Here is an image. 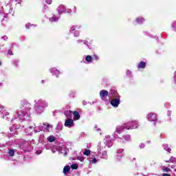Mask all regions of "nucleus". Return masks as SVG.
<instances>
[{
  "instance_id": "7",
  "label": "nucleus",
  "mask_w": 176,
  "mask_h": 176,
  "mask_svg": "<svg viewBox=\"0 0 176 176\" xmlns=\"http://www.w3.org/2000/svg\"><path fill=\"white\" fill-rule=\"evenodd\" d=\"M100 96L102 100H104V98H107L108 97V91L105 89H102L100 91Z\"/></svg>"
},
{
  "instance_id": "2",
  "label": "nucleus",
  "mask_w": 176,
  "mask_h": 176,
  "mask_svg": "<svg viewBox=\"0 0 176 176\" xmlns=\"http://www.w3.org/2000/svg\"><path fill=\"white\" fill-rule=\"evenodd\" d=\"M114 136L120 138V142H121L122 144H124V140H125V141H130V140H131L129 135H120V133H116L114 132Z\"/></svg>"
},
{
  "instance_id": "20",
  "label": "nucleus",
  "mask_w": 176,
  "mask_h": 176,
  "mask_svg": "<svg viewBox=\"0 0 176 176\" xmlns=\"http://www.w3.org/2000/svg\"><path fill=\"white\" fill-rule=\"evenodd\" d=\"M8 155H10V156H14V150L10 149L8 152Z\"/></svg>"
},
{
  "instance_id": "35",
  "label": "nucleus",
  "mask_w": 176,
  "mask_h": 176,
  "mask_svg": "<svg viewBox=\"0 0 176 176\" xmlns=\"http://www.w3.org/2000/svg\"><path fill=\"white\" fill-rule=\"evenodd\" d=\"M25 116V114H23V116Z\"/></svg>"
},
{
  "instance_id": "29",
  "label": "nucleus",
  "mask_w": 176,
  "mask_h": 176,
  "mask_svg": "<svg viewBox=\"0 0 176 176\" xmlns=\"http://www.w3.org/2000/svg\"><path fill=\"white\" fill-rule=\"evenodd\" d=\"M162 176H171V175H170L168 173H164V174H162Z\"/></svg>"
},
{
  "instance_id": "18",
  "label": "nucleus",
  "mask_w": 176,
  "mask_h": 176,
  "mask_svg": "<svg viewBox=\"0 0 176 176\" xmlns=\"http://www.w3.org/2000/svg\"><path fill=\"white\" fill-rule=\"evenodd\" d=\"M162 171L164 172V173H170V171H171L170 170V168H167V167H166V168H162Z\"/></svg>"
},
{
  "instance_id": "23",
  "label": "nucleus",
  "mask_w": 176,
  "mask_h": 176,
  "mask_svg": "<svg viewBox=\"0 0 176 176\" xmlns=\"http://www.w3.org/2000/svg\"><path fill=\"white\" fill-rule=\"evenodd\" d=\"M90 162H91V163H92V164H94L97 163V159L96 158H94Z\"/></svg>"
},
{
  "instance_id": "25",
  "label": "nucleus",
  "mask_w": 176,
  "mask_h": 176,
  "mask_svg": "<svg viewBox=\"0 0 176 176\" xmlns=\"http://www.w3.org/2000/svg\"><path fill=\"white\" fill-rule=\"evenodd\" d=\"M140 149H144V148H145V144H144V143H141L140 145H139Z\"/></svg>"
},
{
  "instance_id": "36",
  "label": "nucleus",
  "mask_w": 176,
  "mask_h": 176,
  "mask_svg": "<svg viewBox=\"0 0 176 176\" xmlns=\"http://www.w3.org/2000/svg\"><path fill=\"white\" fill-rule=\"evenodd\" d=\"M10 131H12V129H10Z\"/></svg>"
},
{
  "instance_id": "10",
  "label": "nucleus",
  "mask_w": 176,
  "mask_h": 176,
  "mask_svg": "<svg viewBox=\"0 0 176 176\" xmlns=\"http://www.w3.org/2000/svg\"><path fill=\"white\" fill-rule=\"evenodd\" d=\"M146 67V63L142 61L138 65V69H144Z\"/></svg>"
},
{
  "instance_id": "11",
  "label": "nucleus",
  "mask_w": 176,
  "mask_h": 176,
  "mask_svg": "<svg viewBox=\"0 0 176 176\" xmlns=\"http://www.w3.org/2000/svg\"><path fill=\"white\" fill-rule=\"evenodd\" d=\"M58 12L60 14H61V13H64V12H65V7L64 6V5H60L58 6Z\"/></svg>"
},
{
  "instance_id": "21",
  "label": "nucleus",
  "mask_w": 176,
  "mask_h": 176,
  "mask_svg": "<svg viewBox=\"0 0 176 176\" xmlns=\"http://www.w3.org/2000/svg\"><path fill=\"white\" fill-rule=\"evenodd\" d=\"M49 141L50 142H54V141H56V138H54V136H50L49 138Z\"/></svg>"
},
{
  "instance_id": "9",
  "label": "nucleus",
  "mask_w": 176,
  "mask_h": 176,
  "mask_svg": "<svg viewBox=\"0 0 176 176\" xmlns=\"http://www.w3.org/2000/svg\"><path fill=\"white\" fill-rule=\"evenodd\" d=\"M74 115V120H79L80 119V114H79V112L74 111H73Z\"/></svg>"
},
{
  "instance_id": "31",
  "label": "nucleus",
  "mask_w": 176,
  "mask_h": 176,
  "mask_svg": "<svg viewBox=\"0 0 176 176\" xmlns=\"http://www.w3.org/2000/svg\"><path fill=\"white\" fill-rule=\"evenodd\" d=\"M25 27H30V23H27V24L25 25Z\"/></svg>"
},
{
  "instance_id": "5",
  "label": "nucleus",
  "mask_w": 176,
  "mask_h": 176,
  "mask_svg": "<svg viewBox=\"0 0 176 176\" xmlns=\"http://www.w3.org/2000/svg\"><path fill=\"white\" fill-rule=\"evenodd\" d=\"M74 124V120L72 118H67L65 122V127H73Z\"/></svg>"
},
{
  "instance_id": "28",
  "label": "nucleus",
  "mask_w": 176,
  "mask_h": 176,
  "mask_svg": "<svg viewBox=\"0 0 176 176\" xmlns=\"http://www.w3.org/2000/svg\"><path fill=\"white\" fill-rule=\"evenodd\" d=\"M93 60H96V61L98 60V56L97 55H94L93 56Z\"/></svg>"
},
{
  "instance_id": "26",
  "label": "nucleus",
  "mask_w": 176,
  "mask_h": 176,
  "mask_svg": "<svg viewBox=\"0 0 176 176\" xmlns=\"http://www.w3.org/2000/svg\"><path fill=\"white\" fill-rule=\"evenodd\" d=\"M45 2L48 5H52V2H53V0H45Z\"/></svg>"
},
{
  "instance_id": "8",
  "label": "nucleus",
  "mask_w": 176,
  "mask_h": 176,
  "mask_svg": "<svg viewBox=\"0 0 176 176\" xmlns=\"http://www.w3.org/2000/svg\"><path fill=\"white\" fill-rule=\"evenodd\" d=\"M72 113H74V111L69 110V111H65L64 112V115L65 116H66V118H67V119H71V118H72Z\"/></svg>"
},
{
  "instance_id": "15",
  "label": "nucleus",
  "mask_w": 176,
  "mask_h": 176,
  "mask_svg": "<svg viewBox=\"0 0 176 176\" xmlns=\"http://www.w3.org/2000/svg\"><path fill=\"white\" fill-rule=\"evenodd\" d=\"M91 151L89 150V149H85V151L83 152V155L85 156H89L91 153Z\"/></svg>"
},
{
  "instance_id": "19",
  "label": "nucleus",
  "mask_w": 176,
  "mask_h": 176,
  "mask_svg": "<svg viewBox=\"0 0 176 176\" xmlns=\"http://www.w3.org/2000/svg\"><path fill=\"white\" fill-rule=\"evenodd\" d=\"M111 94L112 95V97H117L118 93L115 90H111Z\"/></svg>"
},
{
  "instance_id": "34",
  "label": "nucleus",
  "mask_w": 176,
  "mask_h": 176,
  "mask_svg": "<svg viewBox=\"0 0 176 176\" xmlns=\"http://www.w3.org/2000/svg\"><path fill=\"white\" fill-rule=\"evenodd\" d=\"M74 30H75V28H73V29H72V31H74Z\"/></svg>"
},
{
  "instance_id": "12",
  "label": "nucleus",
  "mask_w": 176,
  "mask_h": 176,
  "mask_svg": "<svg viewBox=\"0 0 176 176\" xmlns=\"http://www.w3.org/2000/svg\"><path fill=\"white\" fill-rule=\"evenodd\" d=\"M70 170H71V167H69V166H65L63 168L64 174H67V173H69Z\"/></svg>"
},
{
  "instance_id": "3",
  "label": "nucleus",
  "mask_w": 176,
  "mask_h": 176,
  "mask_svg": "<svg viewBox=\"0 0 176 176\" xmlns=\"http://www.w3.org/2000/svg\"><path fill=\"white\" fill-rule=\"evenodd\" d=\"M31 104L25 100H23L21 102L20 108L21 109H25V111L30 110L31 108Z\"/></svg>"
},
{
  "instance_id": "33",
  "label": "nucleus",
  "mask_w": 176,
  "mask_h": 176,
  "mask_svg": "<svg viewBox=\"0 0 176 176\" xmlns=\"http://www.w3.org/2000/svg\"><path fill=\"white\" fill-rule=\"evenodd\" d=\"M47 127H50V124H47Z\"/></svg>"
},
{
  "instance_id": "16",
  "label": "nucleus",
  "mask_w": 176,
  "mask_h": 176,
  "mask_svg": "<svg viewBox=\"0 0 176 176\" xmlns=\"http://www.w3.org/2000/svg\"><path fill=\"white\" fill-rule=\"evenodd\" d=\"M50 21H58V18H57V16H56L55 15H54L52 17L50 18Z\"/></svg>"
},
{
  "instance_id": "6",
  "label": "nucleus",
  "mask_w": 176,
  "mask_h": 176,
  "mask_svg": "<svg viewBox=\"0 0 176 176\" xmlns=\"http://www.w3.org/2000/svg\"><path fill=\"white\" fill-rule=\"evenodd\" d=\"M120 104V99H113L111 101V104L113 107H115L116 108H118V107H119V104Z\"/></svg>"
},
{
  "instance_id": "22",
  "label": "nucleus",
  "mask_w": 176,
  "mask_h": 176,
  "mask_svg": "<svg viewBox=\"0 0 176 176\" xmlns=\"http://www.w3.org/2000/svg\"><path fill=\"white\" fill-rule=\"evenodd\" d=\"M164 148L165 151H167V152H171V148H168L167 145H164Z\"/></svg>"
},
{
  "instance_id": "32",
  "label": "nucleus",
  "mask_w": 176,
  "mask_h": 176,
  "mask_svg": "<svg viewBox=\"0 0 176 176\" xmlns=\"http://www.w3.org/2000/svg\"><path fill=\"white\" fill-rule=\"evenodd\" d=\"M18 116H20V113H19V112L16 113Z\"/></svg>"
},
{
  "instance_id": "30",
  "label": "nucleus",
  "mask_w": 176,
  "mask_h": 176,
  "mask_svg": "<svg viewBox=\"0 0 176 176\" xmlns=\"http://www.w3.org/2000/svg\"><path fill=\"white\" fill-rule=\"evenodd\" d=\"M75 36H79V32H75Z\"/></svg>"
},
{
  "instance_id": "1",
  "label": "nucleus",
  "mask_w": 176,
  "mask_h": 176,
  "mask_svg": "<svg viewBox=\"0 0 176 176\" xmlns=\"http://www.w3.org/2000/svg\"><path fill=\"white\" fill-rule=\"evenodd\" d=\"M138 128V122L137 121H132L124 124L120 127H117L115 131L116 134H122L125 130H133V129Z\"/></svg>"
},
{
  "instance_id": "24",
  "label": "nucleus",
  "mask_w": 176,
  "mask_h": 176,
  "mask_svg": "<svg viewBox=\"0 0 176 176\" xmlns=\"http://www.w3.org/2000/svg\"><path fill=\"white\" fill-rule=\"evenodd\" d=\"M8 54L9 56H13V51H12V50H9L8 52Z\"/></svg>"
},
{
  "instance_id": "13",
  "label": "nucleus",
  "mask_w": 176,
  "mask_h": 176,
  "mask_svg": "<svg viewBox=\"0 0 176 176\" xmlns=\"http://www.w3.org/2000/svg\"><path fill=\"white\" fill-rule=\"evenodd\" d=\"M144 21H145V19L142 17L136 19V23H138V24H142Z\"/></svg>"
},
{
  "instance_id": "14",
  "label": "nucleus",
  "mask_w": 176,
  "mask_h": 176,
  "mask_svg": "<svg viewBox=\"0 0 176 176\" xmlns=\"http://www.w3.org/2000/svg\"><path fill=\"white\" fill-rule=\"evenodd\" d=\"M91 60H93V58L90 55H87L85 57V61H87V63H91Z\"/></svg>"
},
{
  "instance_id": "27",
  "label": "nucleus",
  "mask_w": 176,
  "mask_h": 176,
  "mask_svg": "<svg viewBox=\"0 0 176 176\" xmlns=\"http://www.w3.org/2000/svg\"><path fill=\"white\" fill-rule=\"evenodd\" d=\"M78 160H80V162H84L85 158L83 157H78Z\"/></svg>"
},
{
  "instance_id": "17",
  "label": "nucleus",
  "mask_w": 176,
  "mask_h": 176,
  "mask_svg": "<svg viewBox=\"0 0 176 176\" xmlns=\"http://www.w3.org/2000/svg\"><path fill=\"white\" fill-rule=\"evenodd\" d=\"M78 167H79V165H78V164H73L71 165V168L72 170H78Z\"/></svg>"
},
{
  "instance_id": "4",
  "label": "nucleus",
  "mask_w": 176,
  "mask_h": 176,
  "mask_svg": "<svg viewBox=\"0 0 176 176\" xmlns=\"http://www.w3.org/2000/svg\"><path fill=\"white\" fill-rule=\"evenodd\" d=\"M149 122H156L157 120V115L155 113H150L148 116Z\"/></svg>"
}]
</instances>
